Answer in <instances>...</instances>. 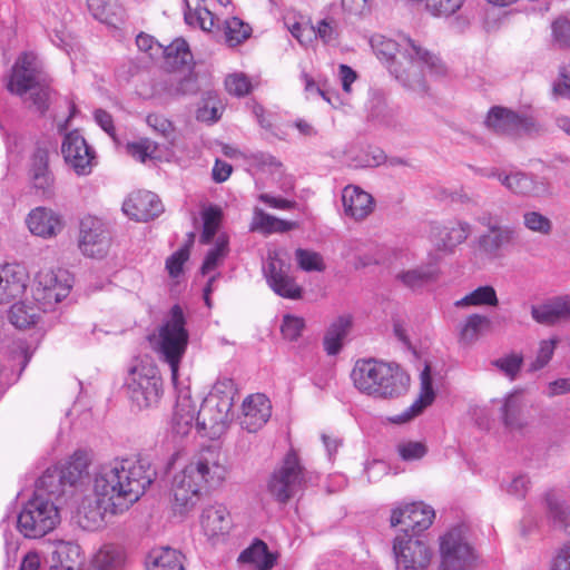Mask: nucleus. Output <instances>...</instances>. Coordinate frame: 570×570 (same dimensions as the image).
Instances as JSON below:
<instances>
[{"label":"nucleus","instance_id":"nucleus-1","mask_svg":"<svg viewBox=\"0 0 570 570\" xmlns=\"http://www.w3.org/2000/svg\"><path fill=\"white\" fill-rule=\"evenodd\" d=\"M156 470L145 458L115 459L101 464L94 478V495L82 500L78 523L88 531L102 527L108 514L126 511L156 479Z\"/></svg>","mask_w":570,"mask_h":570},{"label":"nucleus","instance_id":"nucleus-2","mask_svg":"<svg viewBox=\"0 0 570 570\" xmlns=\"http://www.w3.org/2000/svg\"><path fill=\"white\" fill-rule=\"evenodd\" d=\"M371 43L379 57L392 60L391 72L395 78L417 94L428 91L424 69L438 77L448 72L445 63L438 55L409 37L401 36L399 40H393L375 36Z\"/></svg>","mask_w":570,"mask_h":570},{"label":"nucleus","instance_id":"nucleus-3","mask_svg":"<svg viewBox=\"0 0 570 570\" xmlns=\"http://www.w3.org/2000/svg\"><path fill=\"white\" fill-rule=\"evenodd\" d=\"M224 458L216 448H205L177 474L171 492L174 510L180 514L191 510L199 501L202 491L218 487L226 478Z\"/></svg>","mask_w":570,"mask_h":570},{"label":"nucleus","instance_id":"nucleus-4","mask_svg":"<svg viewBox=\"0 0 570 570\" xmlns=\"http://www.w3.org/2000/svg\"><path fill=\"white\" fill-rule=\"evenodd\" d=\"M6 87L10 94L29 102V108H33L40 115L48 111L52 96L51 78L35 52L27 51L19 55L11 68Z\"/></svg>","mask_w":570,"mask_h":570},{"label":"nucleus","instance_id":"nucleus-5","mask_svg":"<svg viewBox=\"0 0 570 570\" xmlns=\"http://www.w3.org/2000/svg\"><path fill=\"white\" fill-rule=\"evenodd\" d=\"M72 287L71 277L67 271H41L37 274L33 298L38 303L19 302L9 309V320L17 328H27L37 323L40 311L61 302Z\"/></svg>","mask_w":570,"mask_h":570},{"label":"nucleus","instance_id":"nucleus-6","mask_svg":"<svg viewBox=\"0 0 570 570\" xmlns=\"http://www.w3.org/2000/svg\"><path fill=\"white\" fill-rule=\"evenodd\" d=\"M351 377L361 393L376 399L399 397L410 386V376L397 364L373 358L357 361Z\"/></svg>","mask_w":570,"mask_h":570},{"label":"nucleus","instance_id":"nucleus-7","mask_svg":"<svg viewBox=\"0 0 570 570\" xmlns=\"http://www.w3.org/2000/svg\"><path fill=\"white\" fill-rule=\"evenodd\" d=\"M236 395L232 379L218 380L197 411L196 429L212 440L218 439L228 428L230 410Z\"/></svg>","mask_w":570,"mask_h":570},{"label":"nucleus","instance_id":"nucleus-8","mask_svg":"<svg viewBox=\"0 0 570 570\" xmlns=\"http://www.w3.org/2000/svg\"><path fill=\"white\" fill-rule=\"evenodd\" d=\"M89 455L86 451H76L63 464L48 468L36 482L33 494L55 501L72 492L76 484L88 475Z\"/></svg>","mask_w":570,"mask_h":570},{"label":"nucleus","instance_id":"nucleus-9","mask_svg":"<svg viewBox=\"0 0 570 570\" xmlns=\"http://www.w3.org/2000/svg\"><path fill=\"white\" fill-rule=\"evenodd\" d=\"M189 334L186 328L184 312L179 305H174L168 317L158 331L157 352L160 358L169 365L171 381H178L179 364L186 353Z\"/></svg>","mask_w":570,"mask_h":570},{"label":"nucleus","instance_id":"nucleus-10","mask_svg":"<svg viewBox=\"0 0 570 570\" xmlns=\"http://www.w3.org/2000/svg\"><path fill=\"white\" fill-rule=\"evenodd\" d=\"M60 522L59 505L39 494H33L18 514V531L29 539H38L51 532Z\"/></svg>","mask_w":570,"mask_h":570},{"label":"nucleus","instance_id":"nucleus-11","mask_svg":"<svg viewBox=\"0 0 570 570\" xmlns=\"http://www.w3.org/2000/svg\"><path fill=\"white\" fill-rule=\"evenodd\" d=\"M128 395L138 409L156 406L163 394V381L155 366L139 364L127 376Z\"/></svg>","mask_w":570,"mask_h":570},{"label":"nucleus","instance_id":"nucleus-12","mask_svg":"<svg viewBox=\"0 0 570 570\" xmlns=\"http://www.w3.org/2000/svg\"><path fill=\"white\" fill-rule=\"evenodd\" d=\"M440 553L439 570H470L475 561L473 549L458 528L441 537Z\"/></svg>","mask_w":570,"mask_h":570},{"label":"nucleus","instance_id":"nucleus-13","mask_svg":"<svg viewBox=\"0 0 570 570\" xmlns=\"http://www.w3.org/2000/svg\"><path fill=\"white\" fill-rule=\"evenodd\" d=\"M485 124L494 132L508 136L532 135L541 130V126L532 116L519 115L498 106L490 109Z\"/></svg>","mask_w":570,"mask_h":570},{"label":"nucleus","instance_id":"nucleus-14","mask_svg":"<svg viewBox=\"0 0 570 570\" xmlns=\"http://www.w3.org/2000/svg\"><path fill=\"white\" fill-rule=\"evenodd\" d=\"M396 570H426L431 561L430 548L409 533L396 535L393 543Z\"/></svg>","mask_w":570,"mask_h":570},{"label":"nucleus","instance_id":"nucleus-15","mask_svg":"<svg viewBox=\"0 0 570 570\" xmlns=\"http://www.w3.org/2000/svg\"><path fill=\"white\" fill-rule=\"evenodd\" d=\"M79 248L88 257L102 258L108 253L110 236L104 223L92 216L80 220Z\"/></svg>","mask_w":570,"mask_h":570},{"label":"nucleus","instance_id":"nucleus-16","mask_svg":"<svg viewBox=\"0 0 570 570\" xmlns=\"http://www.w3.org/2000/svg\"><path fill=\"white\" fill-rule=\"evenodd\" d=\"M61 154L67 165H69L77 175H88L91 173L95 153L87 145L85 138L78 130H72L65 135L61 145Z\"/></svg>","mask_w":570,"mask_h":570},{"label":"nucleus","instance_id":"nucleus-17","mask_svg":"<svg viewBox=\"0 0 570 570\" xmlns=\"http://www.w3.org/2000/svg\"><path fill=\"white\" fill-rule=\"evenodd\" d=\"M435 517L434 510L423 502H413L403 508L394 509L391 515V525H404L403 533L412 531V537L426 530Z\"/></svg>","mask_w":570,"mask_h":570},{"label":"nucleus","instance_id":"nucleus-18","mask_svg":"<svg viewBox=\"0 0 570 570\" xmlns=\"http://www.w3.org/2000/svg\"><path fill=\"white\" fill-rule=\"evenodd\" d=\"M272 415V405L264 394L248 395L242 404V413L238 416L239 425L248 433L259 431Z\"/></svg>","mask_w":570,"mask_h":570},{"label":"nucleus","instance_id":"nucleus-19","mask_svg":"<svg viewBox=\"0 0 570 570\" xmlns=\"http://www.w3.org/2000/svg\"><path fill=\"white\" fill-rule=\"evenodd\" d=\"M122 210L131 219L148 222L158 217L164 212V206L155 193L138 190L124 202Z\"/></svg>","mask_w":570,"mask_h":570},{"label":"nucleus","instance_id":"nucleus-20","mask_svg":"<svg viewBox=\"0 0 570 570\" xmlns=\"http://www.w3.org/2000/svg\"><path fill=\"white\" fill-rule=\"evenodd\" d=\"M472 227L468 222H450L446 225H436L431 229V240L438 250L452 253L453 249L465 242Z\"/></svg>","mask_w":570,"mask_h":570},{"label":"nucleus","instance_id":"nucleus-21","mask_svg":"<svg viewBox=\"0 0 570 570\" xmlns=\"http://www.w3.org/2000/svg\"><path fill=\"white\" fill-rule=\"evenodd\" d=\"M28 274L19 264L0 265V305L20 297L28 284Z\"/></svg>","mask_w":570,"mask_h":570},{"label":"nucleus","instance_id":"nucleus-22","mask_svg":"<svg viewBox=\"0 0 570 570\" xmlns=\"http://www.w3.org/2000/svg\"><path fill=\"white\" fill-rule=\"evenodd\" d=\"M198 89L197 78L193 73L185 76L170 73L159 79L154 85L155 95L165 99H175L183 96L194 95Z\"/></svg>","mask_w":570,"mask_h":570},{"label":"nucleus","instance_id":"nucleus-23","mask_svg":"<svg viewBox=\"0 0 570 570\" xmlns=\"http://www.w3.org/2000/svg\"><path fill=\"white\" fill-rule=\"evenodd\" d=\"M342 203L345 215L355 220L366 218L374 208L372 195L354 185H348L342 190Z\"/></svg>","mask_w":570,"mask_h":570},{"label":"nucleus","instance_id":"nucleus-24","mask_svg":"<svg viewBox=\"0 0 570 570\" xmlns=\"http://www.w3.org/2000/svg\"><path fill=\"white\" fill-rule=\"evenodd\" d=\"M316 479L317 475L302 464L297 453L287 450V500L313 484Z\"/></svg>","mask_w":570,"mask_h":570},{"label":"nucleus","instance_id":"nucleus-25","mask_svg":"<svg viewBox=\"0 0 570 570\" xmlns=\"http://www.w3.org/2000/svg\"><path fill=\"white\" fill-rule=\"evenodd\" d=\"M29 230L40 237H52L62 229L60 216L46 207H37L27 217Z\"/></svg>","mask_w":570,"mask_h":570},{"label":"nucleus","instance_id":"nucleus-26","mask_svg":"<svg viewBox=\"0 0 570 570\" xmlns=\"http://www.w3.org/2000/svg\"><path fill=\"white\" fill-rule=\"evenodd\" d=\"M283 253L268 249L266 261L263 263V274L269 287L279 296L285 297V272Z\"/></svg>","mask_w":570,"mask_h":570},{"label":"nucleus","instance_id":"nucleus-27","mask_svg":"<svg viewBox=\"0 0 570 570\" xmlns=\"http://www.w3.org/2000/svg\"><path fill=\"white\" fill-rule=\"evenodd\" d=\"M515 237L517 232L513 227L501 225L481 234L478 238V245L483 253L495 256L502 247L511 244Z\"/></svg>","mask_w":570,"mask_h":570},{"label":"nucleus","instance_id":"nucleus-28","mask_svg":"<svg viewBox=\"0 0 570 570\" xmlns=\"http://www.w3.org/2000/svg\"><path fill=\"white\" fill-rule=\"evenodd\" d=\"M200 522L205 532L212 537L225 534L232 527L229 512L222 504L204 509Z\"/></svg>","mask_w":570,"mask_h":570},{"label":"nucleus","instance_id":"nucleus-29","mask_svg":"<svg viewBox=\"0 0 570 570\" xmlns=\"http://www.w3.org/2000/svg\"><path fill=\"white\" fill-rule=\"evenodd\" d=\"M237 561L243 564H250L257 570H272L276 558L268 551L264 541L255 539L249 547L240 552Z\"/></svg>","mask_w":570,"mask_h":570},{"label":"nucleus","instance_id":"nucleus-30","mask_svg":"<svg viewBox=\"0 0 570 570\" xmlns=\"http://www.w3.org/2000/svg\"><path fill=\"white\" fill-rule=\"evenodd\" d=\"M82 564L80 546L73 542H60L52 552L49 570H79Z\"/></svg>","mask_w":570,"mask_h":570},{"label":"nucleus","instance_id":"nucleus-31","mask_svg":"<svg viewBox=\"0 0 570 570\" xmlns=\"http://www.w3.org/2000/svg\"><path fill=\"white\" fill-rule=\"evenodd\" d=\"M197 411L190 397H179L171 420V430L179 436L187 435L196 425Z\"/></svg>","mask_w":570,"mask_h":570},{"label":"nucleus","instance_id":"nucleus-32","mask_svg":"<svg viewBox=\"0 0 570 570\" xmlns=\"http://www.w3.org/2000/svg\"><path fill=\"white\" fill-rule=\"evenodd\" d=\"M184 556L169 547L153 549L146 561V570H184Z\"/></svg>","mask_w":570,"mask_h":570},{"label":"nucleus","instance_id":"nucleus-33","mask_svg":"<svg viewBox=\"0 0 570 570\" xmlns=\"http://www.w3.org/2000/svg\"><path fill=\"white\" fill-rule=\"evenodd\" d=\"M420 379L421 393L419 400H416L402 415H399L396 419H394V422L403 423L411 420L412 417L420 414L424 407H426L433 402L435 393L432 387V377L429 365L424 367L420 375Z\"/></svg>","mask_w":570,"mask_h":570},{"label":"nucleus","instance_id":"nucleus-34","mask_svg":"<svg viewBox=\"0 0 570 570\" xmlns=\"http://www.w3.org/2000/svg\"><path fill=\"white\" fill-rule=\"evenodd\" d=\"M436 268L431 265L402 269L395 274V279L404 287L417 291L436 279Z\"/></svg>","mask_w":570,"mask_h":570},{"label":"nucleus","instance_id":"nucleus-35","mask_svg":"<svg viewBox=\"0 0 570 570\" xmlns=\"http://www.w3.org/2000/svg\"><path fill=\"white\" fill-rule=\"evenodd\" d=\"M522 391H513L505 399L501 406L502 420L510 431L520 430L524 425Z\"/></svg>","mask_w":570,"mask_h":570},{"label":"nucleus","instance_id":"nucleus-36","mask_svg":"<svg viewBox=\"0 0 570 570\" xmlns=\"http://www.w3.org/2000/svg\"><path fill=\"white\" fill-rule=\"evenodd\" d=\"M351 324L348 316H340L328 326L323 340L324 350L328 355H336L341 351Z\"/></svg>","mask_w":570,"mask_h":570},{"label":"nucleus","instance_id":"nucleus-37","mask_svg":"<svg viewBox=\"0 0 570 570\" xmlns=\"http://www.w3.org/2000/svg\"><path fill=\"white\" fill-rule=\"evenodd\" d=\"M88 9L99 21L116 26L124 19V10L118 0H87Z\"/></svg>","mask_w":570,"mask_h":570},{"label":"nucleus","instance_id":"nucleus-38","mask_svg":"<svg viewBox=\"0 0 570 570\" xmlns=\"http://www.w3.org/2000/svg\"><path fill=\"white\" fill-rule=\"evenodd\" d=\"M491 321L488 316L481 314H471L458 326L459 342L464 345L475 343L481 336L482 332L489 328Z\"/></svg>","mask_w":570,"mask_h":570},{"label":"nucleus","instance_id":"nucleus-39","mask_svg":"<svg viewBox=\"0 0 570 570\" xmlns=\"http://www.w3.org/2000/svg\"><path fill=\"white\" fill-rule=\"evenodd\" d=\"M163 55L173 67H186L193 63V53L187 41L183 38L175 39L170 45L163 48Z\"/></svg>","mask_w":570,"mask_h":570},{"label":"nucleus","instance_id":"nucleus-40","mask_svg":"<svg viewBox=\"0 0 570 570\" xmlns=\"http://www.w3.org/2000/svg\"><path fill=\"white\" fill-rule=\"evenodd\" d=\"M498 304L499 299L497 292L490 285L480 286L454 303L456 307L482 305L497 306Z\"/></svg>","mask_w":570,"mask_h":570},{"label":"nucleus","instance_id":"nucleus-41","mask_svg":"<svg viewBox=\"0 0 570 570\" xmlns=\"http://www.w3.org/2000/svg\"><path fill=\"white\" fill-rule=\"evenodd\" d=\"M249 229L263 234L284 233L285 220L266 214L262 208L255 207Z\"/></svg>","mask_w":570,"mask_h":570},{"label":"nucleus","instance_id":"nucleus-42","mask_svg":"<svg viewBox=\"0 0 570 570\" xmlns=\"http://www.w3.org/2000/svg\"><path fill=\"white\" fill-rule=\"evenodd\" d=\"M489 176L497 177L505 188L514 194L528 195L533 190L532 179L523 173L503 174L492 171Z\"/></svg>","mask_w":570,"mask_h":570},{"label":"nucleus","instance_id":"nucleus-43","mask_svg":"<svg viewBox=\"0 0 570 570\" xmlns=\"http://www.w3.org/2000/svg\"><path fill=\"white\" fill-rule=\"evenodd\" d=\"M124 562L119 549L108 546L100 549L94 557L90 570H119Z\"/></svg>","mask_w":570,"mask_h":570},{"label":"nucleus","instance_id":"nucleus-44","mask_svg":"<svg viewBox=\"0 0 570 570\" xmlns=\"http://www.w3.org/2000/svg\"><path fill=\"white\" fill-rule=\"evenodd\" d=\"M266 493L279 503H285V460L277 463L265 484Z\"/></svg>","mask_w":570,"mask_h":570},{"label":"nucleus","instance_id":"nucleus-45","mask_svg":"<svg viewBox=\"0 0 570 570\" xmlns=\"http://www.w3.org/2000/svg\"><path fill=\"white\" fill-rule=\"evenodd\" d=\"M225 39L228 46L235 47L250 37L252 28L237 17L225 21Z\"/></svg>","mask_w":570,"mask_h":570},{"label":"nucleus","instance_id":"nucleus-46","mask_svg":"<svg viewBox=\"0 0 570 570\" xmlns=\"http://www.w3.org/2000/svg\"><path fill=\"white\" fill-rule=\"evenodd\" d=\"M465 0H424V10L434 18H450L464 4Z\"/></svg>","mask_w":570,"mask_h":570},{"label":"nucleus","instance_id":"nucleus-47","mask_svg":"<svg viewBox=\"0 0 570 570\" xmlns=\"http://www.w3.org/2000/svg\"><path fill=\"white\" fill-rule=\"evenodd\" d=\"M219 102L214 91H206L202 98V105L197 108L196 118L204 122H216L220 118Z\"/></svg>","mask_w":570,"mask_h":570},{"label":"nucleus","instance_id":"nucleus-48","mask_svg":"<svg viewBox=\"0 0 570 570\" xmlns=\"http://www.w3.org/2000/svg\"><path fill=\"white\" fill-rule=\"evenodd\" d=\"M370 117L391 126L394 124L395 109L387 105L382 94H374L371 100Z\"/></svg>","mask_w":570,"mask_h":570},{"label":"nucleus","instance_id":"nucleus-49","mask_svg":"<svg viewBox=\"0 0 570 570\" xmlns=\"http://www.w3.org/2000/svg\"><path fill=\"white\" fill-rule=\"evenodd\" d=\"M228 252V242L224 236H219L216 240L215 246L208 250L203 265H202V274L206 275L213 269H215L218 264L223 261V258L227 255Z\"/></svg>","mask_w":570,"mask_h":570},{"label":"nucleus","instance_id":"nucleus-50","mask_svg":"<svg viewBox=\"0 0 570 570\" xmlns=\"http://www.w3.org/2000/svg\"><path fill=\"white\" fill-rule=\"evenodd\" d=\"M548 515L553 524L570 535V503L548 501Z\"/></svg>","mask_w":570,"mask_h":570},{"label":"nucleus","instance_id":"nucleus-51","mask_svg":"<svg viewBox=\"0 0 570 570\" xmlns=\"http://www.w3.org/2000/svg\"><path fill=\"white\" fill-rule=\"evenodd\" d=\"M220 209L217 207H209L203 214V233L200 235V243L209 244L219 226L220 222Z\"/></svg>","mask_w":570,"mask_h":570},{"label":"nucleus","instance_id":"nucleus-52","mask_svg":"<svg viewBox=\"0 0 570 570\" xmlns=\"http://www.w3.org/2000/svg\"><path fill=\"white\" fill-rule=\"evenodd\" d=\"M295 256L298 266L305 272H323L325 269L323 257L316 252L299 248Z\"/></svg>","mask_w":570,"mask_h":570},{"label":"nucleus","instance_id":"nucleus-53","mask_svg":"<svg viewBox=\"0 0 570 570\" xmlns=\"http://www.w3.org/2000/svg\"><path fill=\"white\" fill-rule=\"evenodd\" d=\"M524 226L534 233L549 235L552 230V222L539 212H525L523 214Z\"/></svg>","mask_w":570,"mask_h":570},{"label":"nucleus","instance_id":"nucleus-54","mask_svg":"<svg viewBox=\"0 0 570 570\" xmlns=\"http://www.w3.org/2000/svg\"><path fill=\"white\" fill-rule=\"evenodd\" d=\"M184 19L187 24L198 26L204 31H212L215 26L214 14L205 7L196 11H185Z\"/></svg>","mask_w":570,"mask_h":570},{"label":"nucleus","instance_id":"nucleus-55","mask_svg":"<svg viewBox=\"0 0 570 570\" xmlns=\"http://www.w3.org/2000/svg\"><path fill=\"white\" fill-rule=\"evenodd\" d=\"M529 488L530 480L525 474L513 475L508 480H503L501 483V489L503 491L518 499H523L529 491Z\"/></svg>","mask_w":570,"mask_h":570},{"label":"nucleus","instance_id":"nucleus-56","mask_svg":"<svg viewBox=\"0 0 570 570\" xmlns=\"http://www.w3.org/2000/svg\"><path fill=\"white\" fill-rule=\"evenodd\" d=\"M302 78L304 80V88L308 97L318 96L322 97L328 104L333 105L332 98L334 97V94L328 88L327 81H315L306 73H303Z\"/></svg>","mask_w":570,"mask_h":570},{"label":"nucleus","instance_id":"nucleus-57","mask_svg":"<svg viewBox=\"0 0 570 570\" xmlns=\"http://www.w3.org/2000/svg\"><path fill=\"white\" fill-rule=\"evenodd\" d=\"M49 173H52L49 168V153L47 149L39 147L31 156L29 177L32 179Z\"/></svg>","mask_w":570,"mask_h":570},{"label":"nucleus","instance_id":"nucleus-58","mask_svg":"<svg viewBox=\"0 0 570 570\" xmlns=\"http://www.w3.org/2000/svg\"><path fill=\"white\" fill-rule=\"evenodd\" d=\"M532 318L540 324L552 325L560 321L553 301L531 307Z\"/></svg>","mask_w":570,"mask_h":570},{"label":"nucleus","instance_id":"nucleus-59","mask_svg":"<svg viewBox=\"0 0 570 570\" xmlns=\"http://www.w3.org/2000/svg\"><path fill=\"white\" fill-rule=\"evenodd\" d=\"M558 342L557 337L540 342L537 357L530 365L531 371L541 370L550 362Z\"/></svg>","mask_w":570,"mask_h":570},{"label":"nucleus","instance_id":"nucleus-60","mask_svg":"<svg viewBox=\"0 0 570 570\" xmlns=\"http://www.w3.org/2000/svg\"><path fill=\"white\" fill-rule=\"evenodd\" d=\"M523 357L521 354H509L493 361V365L503 372L508 377L514 380L521 370Z\"/></svg>","mask_w":570,"mask_h":570},{"label":"nucleus","instance_id":"nucleus-61","mask_svg":"<svg viewBox=\"0 0 570 570\" xmlns=\"http://www.w3.org/2000/svg\"><path fill=\"white\" fill-rule=\"evenodd\" d=\"M225 86L229 94L237 97L249 94L252 88L248 78L243 73L229 75L225 80Z\"/></svg>","mask_w":570,"mask_h":570},{"label":"nucleus","instance_id":"nucleus-62","mask_svg":"<svg viewBox=\"0 0 570 570\" xmlns=\"http://www.w3.org/2000/svg\"><path fill=\"white\" fill-rule=\"evenodd\" d=\"M552 36L554 42L561 48L570 47V19L558 18L552 23Z\"/></svg>","mask_w":570,"mask_h":570},{"label":"nucleus","instance_id":"nucleus-63","mask_svg":"<svg viewBox=\"0 0 570 570\" xmlns=\"http://www.w3.org/2000/svg\"><path fill=\"white\" fill-rule=\"evenodd\" d=\"M314 28L316 38H320L324 43L334 42L338 37L337 23L333 18L318 21Z\"/></svg>","mask_w":570,"mask_h":570},{"label":"nucleus","instance_id":"nucleus-64","mask_svg":"<svg viewBox=\"0 0 570 570\" xmlns=\"http://www.w3.org/2000/svg\"><path fill=\"white\" fill-rule=\"evenodd\" d=\"M550 570H570V541L556 550L550 561Z\"/></svg>","mask_w":570,"mask_h":570}]
</instances>
